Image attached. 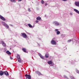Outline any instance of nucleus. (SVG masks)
Returning <instances> with one entry per match:
<instances>
[{"label": "nucleus", "mask_w": 79, "mask_h": 79, "mask_svg": "<svg viewBox=\"0 0 79 79\" xmlns=\"http://www.w3.org/2000/svg\"><path fill=\"white\" fill-rule=\"evenodd\" d=\"M28 25L29 27H31V28L33 27H32V25H31V24H28Z\"/></svg>", "instance_id": "412c9836"}, {"label": "nucleus", "mask_w": 79, "mask_h": 79, "mask_svg": "<svg viewBox=\"0 0 79 79\" xmlns=\"http://www.w3.org/2000/svg\"><path fill=\"white\" fill-rule=\"evenodd\" d=\"M19 1H22V0H19Z\"/></svg>", "instance_id": "e433bc0d"}, {"label": "nucleus", "mask_w": 79, "mask_h": 79, "mask_svg": "<svg viewBox=\"0 0 79 79\" xmlns=\"http://www.w3.org/2000/svg\"><path fill=\"white\" fill-rule=\"evenodd\" d=\"M63 1L65 2V1H66L67 0H62Z\"/></svg>", "instance_id": "72a5a7b5"}, {"label": "nucleus", "mask_w": 79, "mask_h": 79, "mask_svg": "<svg viewBox=\"0 0 79 79\" xmlns=\"http://www.w3.org/2000/svg\"><path fill=\"white\" fill-rule=\"evenodd\" d=\"M75 3L77 6L79 7V2H76Z\"/></svg>", "instance_id": "9d476101"}, {"label": "nucleus", "mask_w": 79, "mask_h": 79, "mask_svg": "<svg viewBox=\"0 0 79 79\" xmlns=\"http://www.w3.org/2000/svg\"><path fill=\"white\" fill-rule=\"evenodd\" d=\"M10 26H12V25H10Z\"/></svg>", "instance_id": "c9c22d12"}, {"label": "nucleus", "mask_w": 79, "mask_h": 79, "mask_svg": "<svg viewBox=\"0 0 79 79\" xmlns=\"http://www.w3.org/2000/svg\"><path fill=\"white\" fill-rule=\"evenodd\" d=\"M59 30L58 29H55V31L56 32V34L57 35H59L60 34V32L59 31Z\"/></svg>", "instance_id": "0eeeda50"}, {"label": "nucleus", "mask_w": 79, "mask_h": 79, "mask_svg": "<svg viewBox=\"0 0 79 79\" xmlns=\"http://www.w3.org/2000/svg\"><path fill=\"white\" fill-rule=\"evenodd\" d=\"M38 45H39V46H40V45H39V44H38Z\"/></svg>", "instance_id": "4c0bfd02"}, {"label": "nucleus", "mask_w": 79, "mask_h": 79, "mask_svg": "<svg viewBox=\"0 0 79 79\" xmlns=\"http://www.w3.org/2000/svg\"><path fill=\"white\" fill-rule=\"evenodd\" d=\"M22 50H23V52H25V53H26L27 52L26 51V48H23L22 49Z\"/></svg>", "instance_id": "a211bd4d"}, {"label": "nucleus", "mask_w": 79, "mask_h": 79, "mask_svg": "<svg viewBox=\"0 0 79 79\" xmlns=\"http://www.w3.org/2000/svg\"><path fill=\"white\" fill-rule=\"evenodd\" d=\"M61 36L62 37H65V35L62 34V35H61Z\"/></svg>", "instance_id": "393cba45"}, {"label": "nucleus", "mask_w": 79, "mask_h": 79, "mask_svg": "<svg viewBox=\"0 0 79 79\" xmlns=\"http://www.w3.org/2000/svg\"><path fill=\"white\" fill-rule=\"evenodd\" d=\"M2 24H3L4 26L7 28V29H9V26H8V25L6 24L5 22H2Z\"/></svg>", "instance_id": "20e7f679"}, {"label": "nucleus", "mask_w": 79, "mask_h": 79, "mask_svg": "<svg viewBox=\"0 0 79 79\" xmlns=\"http://www.w3.org/2000/svg\"><path fill=\"white\" fill-rule=\"evenodd\" d=\"M36 19L38 20L39 21L41 19V18L39 17L36 18Z\"/></svg>", "instance_id": "6ab92c4d"}, {"label": "nucleus", "mask_w": 79, "mask_h": 79, "mask_svg": "<svg viewBox=\"0 0 79 79\" xmlns=\"http://www.w3.org/2000/svg\"><path fill=\"white\" fill-rule=\"evenodd\" d=\"M4 74H5V75H6V76L9 75V74H8V73L7 71H6L5 72H4Z\"/></svg>", "instance_id": "f8f14e48"}, {"label": "nucleus", "mask_w": 79, "mask_h": 79, "mask_svg": "<svg viewBox=\"0 0 79 79\" xmlns=\"http://www.w3.org/2000/svg\"><path fill=\"white\" fill-rule=\"evenodd\" d=\"M10 1H11V2H13L15 3L16 2V0H10Z\"/></svg>", "instance_id": "4be33fe9"}, {"label": "nucleus", "mask_w": 79, "mask_h": 79, "mask_svg": "<svg viewBox=\"0 0 79 79\" xmlns=\"http://www.w3.org/2000/svg\"><path fill=\"white\" fill-rule=\"evenodd\" d=\"M70 42H71V40H69L67 41L68 43H69Z\"/></svg>", "instance_id": "b1692460"}, {"label": "nucleus", "mask_w": 79, "mask_h": 79, "mask_svg": "<svg viewBox=\"0 0 79 79\" xmlns=\"http://www.w3.org/2000/svg\"><path fill=\"white\" fill-rule=\"evenodd\" d=\"M64 77L65 78H66V79H68V77H66V75H64Z\"/></svg>", "instance_id": "c85d7f7f"}, {"label": "nucleus", "mask_w": 79, "mask_h": 79, "mask_svg": "<svg viewBox=\"0 0 79 79\" xmlns=\"http://www.w3.org/2000/svg\"><path fill=\"white\" fill-rule=\"evenodd\" d=\"M4 74V72L1 71L0 72V76H3Z\"/></svg>", "instance_id": "2eb2a0df"}, {"label": "nucleus", "mask_w": 79, "mask_h": 79, "mask_svg": "<svg viewBox=\"0 0 79 79\" xmlns=\"http://www.w3.org/2000/svg\"><path fill=\"white\" fill-rule=\"evenodd\" d=\"M0 19L2 20V21H5V19L1 15H0Z\"/></svg>", "instance_id": "1a4fd4ad"}, {"label": "nucleus", "mask_w": 79, "mask_h": 79, "mask_svg": "<svg viewBox=\"0 0 79 79\" xmlns=\"http://www.w3.org/2000/svg\"><path fill=\"white\" fill-rule=\"evenodd\" d=\"M53 24L56 26H59L61 24L60 23L56 21H54L53 22Z\"/></svg>", "instance_id": "f257e3e1"}, {"label": "nucleus", "mask_w": 79, "mask_h": 79, "mask_svg": "<svg viewBox=\"0 0 79 79\" xmlns=\"http://www.w3.org/2000/svg\"><path fill=\"white\" fill-rule=\"evenodd\" d=\"M41 2L42 4H43L44 3V1L42 0H41Z\"/></svg>", "instance_id": "bb28decb"}, {"label": "nucleus", "mask_w": 79, "mask_h": 79, "mask_svg": "<svg viewBox=\"0 0 79 79\" xmlns=\"http://www.w3.org/2000/svg\"><path fill=\"white\" fill-rule=\"evenodd\" d=\"M74 11H75V12H76V13H77L78 14H79V11L77 10L76 9H74Z\"/></svg>", "instance_id": "dca6fc26"}, {"label": "nucleus", "mask_w": 79, "mask_h": 79, "mask_svg": "<svg viewBox=\"0 0 79 79\" xmlns=\"http://www.w3.org/2000/svg\"><path fill=\"white\" fill-rule=\"evenodd\" d=\"M21 34H22L21 36H22V37H23V38H25V39H26V38H27V35H26V34H25V33H22Z\"/></svg>", "instance_id": "39448f33"}, {"label": "nucleus", "mask_w": 79, "mask_h": 79, "mask_svg": "<svg viewBox=\"0 0 79 79\" xmlns=\"http://www.w3.org/2000/svg\"><path fill=\"white\" fill-rule=\"evenodd\" d=\"M70 15L71 16H73V13L72 12H70Z\"/></svg>", "instance_id": "cd10ccee"}, {"label": "nucleus", "mask_w": 79, "mask_h": 79, "mask_svg": "<svg viewBox=\"0 0 79 79\" xmlns=\"http://www.w3.org/2000/svg\"><path fill=\"white\" fill-rule=\"evenodd\" d=\"M2 45L4 47H6V44H5V42H3V41H2Z\"/></svg>", "instance_id": "4468645a"}, {"label": "nucleus", "mask_w": 79, "mask_h": 79, "mask_svg": "<svg viewBox=\"0 0 79 79\" xmlns=\"http://www.w3.org/2000/svg\"><path fill=\"white\" fill-rule=\"evenodd\" d=\"M28 10L29 12H31V10L30 8H28Z\"/></svg>", "instance_id": "a878e982"}, {"label": "nucleus", "mask_w": 79, "mask_h": 79, "mask_svg": "<svg viewBox=\"0 0 79 79\" xmlns=\"http://www.w3.org/2000/svg\"><path fill=\"white\" fill-rule=\"evenodd\" d=\"M74 61H73V62H72V64H73V63H74Z\"/></svg>", "instance_id": "7c9ffc66"}, {"label": "nucleus", "mask_w": 79, "mask_h": 79, "mask_svg": "<svg viewBox=\"0 0 79 79\" xmlns=\"http://www.w3.org/2000/svg\"><path fill=\"white\" fill-rule=\"evenodd\" d=\"M70 78H71V79H75L74 77H73L72 76H70Z\"/></svg>", "instance_id": "5701e85b"}, {"label": "nucleus", "mask_w": 79, "mask_h": 79, "mask_svg": "<svg viewBox=\"0 0 79 79\" xmlns=\"http://www.w3.org/2000/svg\"><path fill=\"white\" fill-rule=\"evenodd\" d=\"M55 38H53L52 39V40L51 41V43L52 44V45H56V42H55V41L53 40H55Z\"/></svg>", "instance_id": "7ed1b4c3"}, {"label": "nucleus", "mask_w": 79, "mask_h": 79, "mask_svg": "<svg viewBox=\"0 0 79 79\" xmlns=\"http://www.w3.org/2000/svg\"><path fill=\"white\" fill-rule=\"evenodd\" d=\"M39 55L40 56V57L42 59H43V60H44V58L43 56H42V55L40 53L39 54Z\"/></svg>", "instance_id": "ddd939ff"}, {"label": "nucleus", "mask_w": 79, "mask_h": 79, "mask_svg": "<svg viewBox=\"0 0 79 79\" xmlns=\"http://www.w3.org/2000/svg\"><path fill=\"white\" fill-rule=\"evenodd\" d=\"M17 58L18 62L21 63V58H20V56L19 54L17 55Z\"/></svg>", "instance_id": "f03ea898"}, {"label": "nucleus", "mask_w": 79, "mask_h": 79, "mask_svg": "<svg viewBox=\"0 0 79 79\" xmlns=\"http://www.w3.org/2000/svg\"><path fill=\"white\" fill-rule=\"evenodd\" d=\"M10 58L11 60H13V58L11 57H10Z\"/></svg>", "instance_id": "c756f323"}, {"label": "nucleus", "mask_w": 79, "mask_h": 79, "mask_svg": "<svg viewBox=\"0 0 79 79\" xmlns=\"http://www.w3.org/2000/svg\"><path fill=\"white\" fill-rule=\"evenodd\" d=\"M35 73L36 74H38L39 76H40V75H42V74H41V73H40V72L38 71H35Z\"/></svg>", "instance_id": "9b49d317"}, {"label": "nucleus", "mask_w": 79, "mask_h": 79, "mask_svg": "<svg viewBox=\"0 0 79 79\" xmlns=\"http://www.w3.org/2000/svg\"><path fill=\"white\" fill-rule=\"evenodd\" d=\"M6 53H7V54H8V55H10V54H11V52H9V51H6Z\"/></svg>", "instance_id": "aec40b11"}, {"label": "nucleus", "mask_w": 79, "mask_h": 79, "mask_svg": "<svg viewBox=\"0 0 79 79\" xmlns=\"http://www.w3.org/2000/svg\"><path fill=\"white\" fill-rule=\"evenodd\" d=\"M46 15H45V17H46Z\"/></svg>", "instance_id": "f704fd0d"}, {"label": "nucleus", "mask_w": 79, "mask_h": 79, "mask_svg": "<svg viewBox=\"0 0 79 79\" xmlns=\"http://www.w3.org/2000/svg\"><path fill=\"white\" fill-rule=\"evenodd\" d=\"M45 6H47V3H45Z\"/></svg>", "instance_id": "473e14b6"}, {"label": "nucleus", "mask_w": 79, "mask_h": 79, "mask_svg": "<svg viewBox=\"0 0 79 79\" xmlns=\"http://www.w3.org/2000/svg\"><path fill=\"white\" fill-rule=\"evenodd\" d=\"M49 55V54H48V53H47L45 54V57L46 58H48V56Z\"/></svg>", "instance_id": "f3484780"}, {"label": "nucleus", "mask_w": 79, "mask_h": 79, "mask_svg": "<svg viewBox=\"0 0 79 79\" xmlns=\"http://www.w3.org/2000/svg\"><path fill=\"white\" fill-rule=\"evenodd\" d=\"M39 22V21L38 20H36V23H38Z\"/></svg>", "instance_id": "2f4dec72"}, {"label": "nucleus", "mask_w": 79, "mask_h": 79, "mask_svg": "<svg viewBox=\"0 0 79 79\" xmlns=\"http://www.w3.org/2000/svg\"><path fill=\"white\" fill-rule=\"evenodd\" d=\"M25 76H26V79H27L28 78L29 79H31V77L30 75L26 74L25 75Z\"/></svg>", "instance_id": "6e6552de"}, {"label": "nucleus", "mask_w": 79, "mask_h": 79, "mask_svg": "<svg viewBox=\"0 0 79 79\" xmlns=\"http://www.w3.org/2000/svg\"><path fill=\"white\" fill-rule=\"evenodd\" d=\"M48 63L51 66H53L54 64H52V61H48Z\"/></svg>", "instance_id": "423d86ee"}]
</instances>
